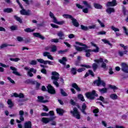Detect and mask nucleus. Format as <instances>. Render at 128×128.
Masks as SVG:
<instances>
[{"mask_svg":"<svg viewBox=\"0 0 128 128\" xmlns=\"http://www.w3.org/2000/svg\"><path fill=\"white\" fill-rule=\"evenodd\" d=\"M75 44H78V46H83V47H80L76 45H74V46L76 48V50H77L78 52H82V50H84V52H86V56L87 58H90V52H93L96 53L100 52V48H98V46H96V44H94L93 42H91L90 44H91V46L96 48V49H94V50L88 49V48H89L90 47L86 46L85 44H84L82 42H76Z\"/></svg>","mask_w":128,"mask_h":128,"instance_id":"nucleus-1","label":"nucleus"},{"mask_svg":"<svg viewBox=\"0 0 128 128\" xmlns=\"http://www.w3.org/2000/svg\"><path fill=\"white\" fill-rule=\"evenodd\" d=\"M52 80H53V84L58 88V86H59V84L58 82V80L60 78V74L56 72H52Z\"/></svg>","mask_w":128,"mask_h":128,"instance_id":"nucleus-2","label":"nucleus"},{"mask_svg":"<svg viewBox=\"0 0 128 128\" xmlns=\"http://www.w3.org/2000/svg\"><path fill=\"white\" fill-rule=\"evenodd\" d=\"M49 16L50 18H52L53 22H54V24H59L60 26H62L66 23V21L64 20L60 22L58 21V20L56 19V16H54V14L52 12H50Z\"/></svg>","mask_w":128,"mask_h":128,"instance_id":"nucleus-3","label":"nucleus"},{"mask_svg":"<svg viewBox=\"0 0 128 128\" xmlns=\"http://www.w3.org/2000/svg\"><path fill=\"white\" fill-rule=\"evenodd\" d=\"M70 114H72V116L77 118V120H80V114L78 108H74L73 110L70 112Z\"/></svg>","mask_w":128,"mask_h":128,"instance_id":"nucleus-4","label":"nucleus"},{"mask_svg":"<svg viewBox=\"0 0 128 128\" xmlns=\"http://www.w3.org/2000/svg\"><path fill=\"white\" fill-rule=\"evenodd\" d=\"M86 96L89 100H94V96H98V94L96 93V90H93L92 92H88L86 94Z\"/></svg>","mask_w":128,"mask_h":128,"instance_id":"nucleus-5","label":"nucleus"},{"mask_svg":"<svg viewBox=\"0 0 128 128\" xmlns=\"http://www.w3.org/2000/svg\"><path fill=\"white\" fill-rule=\"evenodd\" d=\"M37 62H40V64H50V66H54V62L50 60H44V59L42 58H38L36 60Z\"/></svg>","mask_w":128,"mask_h":128,"instance_id":"nucleus-6","label":"nucleus"},{"mask_svg":"<svg viewBox=\"0 0 128 128\" xmlns=\"http://www.w3.org/2000/svg\"><path fill=\"white\" fill-rule=\"evenodd\" d=\"M94 86H106V83L102 80L100 78H98V80L94 82Z\"/></svg>","mask_w":128,"mask_h":128,"instance_id":"nucleus-7","label":"nucleus"},{"mask_svg":"<svg viewBox=\"0 0 128 128\" xmlns=\"http://www.w3.org/2000/svg\"><path fill=\"white\" fill-rule=\"evenodd\" d=\"M94 62H96L97 64H100L102 62V64L101 66L102 68L104 69L106 68V64L104 62V59L100 58L98 60H94Z\"/></svg>","mask_w":128,"mask_h":128,"instance_id":"nucleus-8","label":"nucleus"},{"mask_svg":"<svg viewBox=\"0 0 128 128\" xmlns=\"http://www.w3.org/2000/svg\"><path fill=\"white\" fill-rule=\"evenodd\" d=\"M122 70L124 72L128 74V65L126 63H122L121 64Z\"/></svg>","mask_w":128,"mask_h":128,"instance_id":"nucleus-9","label":"nucleus"},{"mask_svg":"<svg viewBox=\"0 0 128 128\" xmlns=\"http://www.w3.org/2000/svg\"><path fill=\"white\" fill-rule=\"evenodd\" d=\"M47 88L48 92L50 94H56V90H54V88L50 84H48L47 86Z\"/></svg>","mask_w":128,"mask_h":128,"instance_id":"nucleus-10","label":"nucleus"},{"mask_svg":"<svg viewBox=\"0 0 128 128\" xmlns=\"http://www.w3.org/2000/svg\"><path fill=\"white\" fill-rule=\"evenodd\" d=\"M111 29L114 32L116 36H122L121 34L118 32H120V29L118 28H116V26H111Z\"/></svg>","mask_w":128,"mask_h":128,"instance_id":"nucleus-11","label":"nucleus"},{"mask_svg":"<svg viewBox=\"0 0 128 128\" xmlns=\"http://www.w3.org/2000/svg\"><path fill=\"white\" fill-rule=\"evenodd\" d=\"M21 8L22 10L20 11V14L22 16H30V10H26L24 9V7Z\"/></svg>","mask_w":128,"mask_h":128,"instance_id":"nucleus-12","label":"nucleus"},{"mask_svg":"<svg viewBox=\"0 0 128 128\" xmlns=\"http://www.w3.org/2000/svg\"><path fill=\"white\" fill-rule=\"evenodd\" d=\"M32 72H34V74H36V70H35L34 68H31L28 70L27 74L28 76H30V78H32V76H34V74H32Z\"/></svg>","mask_w":128,"mask_h":128,"instance_id":"nucleus-13","label":"nucleus"},{"mask_svg":"<svg viewBox=\"0 0 128 128\" xmlns=\"http://www.w3.org/2000/svg\"><path fill=\"white\" fill-rule=\"evenodd\" d=\"M10 70H13L12 74H15L16 76H22L20 74V72H18V69H16V68L10 66Z\"/></svg>","mask_w":128,"mask_h":128,"instance_id":"nucleus-14","label":"nucleus"},{"mask_svg":"<svg viewBox=\"0 0 128 128\" xmlns=\"http://www.w3.org/2000/svg\"><path fill=\"white\" fill-rule=\"evenodd\" d=\"M118 4L116 0H113L112 2H109L106 4V6H116Z\"/></svg>","mask_w":128,"mask_h":128,"instance_id":"nucleus-15","label":"nucleus"},{"mask_svg":"<svg viewBox=\"0 0 128 128\" xmlns=\"http://www.w3.org/2000/svg\"><path fill=\"white\" fill-rule=\"evenodd\" d=\"M43 56H47L49 60H54V58H52V55H50V53L48 52H44L43 53Z\"/></svg>","mask_w":128,"mask_h":128,"instance_id":"nucleus-16","label":"nucleus"},{"mask_svg":"<svg viewBox=\"0 0 128 128\" xmlns=\"http://www.w3.org/2000/svg\"><path fill=\"white\" fill-rule=\"evenodd\" d=\"M34 36H35V38H40L41 40H44V36H42L40 33L38 32H34L33 33Z\"/></svg>","mask_w":128,"mask_h":128,"instance_id":"nucleus-17","label":"nucleus"},{"mask_svg":"<svg viewBox=\"0 0 128 128\" xmlns=\"http://www.w3.org/2000/svg\"><path fill=\"white\" fill-rule=\"evenodd\" d=\"M51 120H52V118H42L41 120L43 124H48Z\"/></svg>","mask_w":128,"mask_h":128,"instance_id":"nucleus-18","label":"nucleus"},{"mask_svg":"<svg viewBox=\"0 0 128 128\" xmlns=\"http://www.w3.org/2000/svg\"><path fill=\"white\" fill-rule=\"evenodd\" d=\"M57 36H59L60 40H64V34L62 31H60L57 34Z\"/></svg>","mask_w":128,"mask_h":128,"instance_id":"nucleus-19","label":"nucleus"},{"mask_svg":"<svg viewBox=\"0 0 128 128\" xmlns=\"http://www.w3.org/2000/svg\"><path fill=\"white\" fill-rule=\"evenodd\" d=\"M38 102H48V100H44V97L42 96H38Z\"/></svg>","mask_w":128,"mask_h":128,"instance_id":"nucleus-20","label":"nucleus"},{"mask_svg":"<svg viewBox=\"0 0 128 128\" xmlns=\"http://www.w3.org/2000/svg\"><path fill=\"white\" fill-rule=\"evenodd\" d=\"M57 114H59V116H62L64 114V110L58 108L56 110Z\"/></svg>","mask_w":128,"mask_h":128,"instance_id":"nucleus-21","label":"nucleus"},{"mask_svg":"<svg viewBox=\"0 0 128 128\" xmlns=\"http://www.w3.org/2000/svg\"><path fill=\"white\" fill-rule=\"evenodd\" d=\"M24 128H32V122L30 121H28L24 123Z\"/></svg>","mask_w":128,"mask_h":128,"instance_id":"nucleus-22","label":"nucleus"},{"mask_svg":"<svg viewBox=\"0 0 128 128\" xmlns=\"http://www.w3.org/2000/svg\"><path fill=\"white\" fill-rule=\"evenodd\" d=\"M72 23L74 26H76V28H78L80 26V24L78 22V21L76 20V19L73 18L72 20Z\"/></svg>","mask_w":128,"mask_h":128,"instance_id":"nucleus-23","label":"nucleus"},{"mask_svg":"<svg viewBox=\"0 0 128 128\" xmlns=\"http://www.w3.org/2000/svg\"><path fill=\"white\" fill-rule=\"evenodd\" d=\"M24 112L22 110H20L19 112V114L20 116V119L22 122H24Z\"/></svg>","mask_w":128,"mask_h":128,"instance_id":"nucleus-24","label":"nucleus"},{"mask_svg":"<svg viewBox=\"0 0 128 128\" xmlns=\"http://www.w3.org/2000/svg\"><path fill=\"white\" fill-rule=\"evenodd\" d=\"M110 98H111L112 100H118V95H116V94H110Z\"/></svg>","mask_w":128,"mask_h":128,"instance_id":"nucleus-25","label":"nucleus"},{"mask_svg":"<svg viewBox=\"0 0 128 128\" xmlns=\"http://www.w3.org/2000/svg\"><path fill=\"white\" fill-rule=\"evenodd\" d=\"M106 12L108 14H110L112 12H114V8H108L106 10Z\"/></svg>","mask_w":128,"mask_h":128,"instance_id":"nucleus-26","label":"nucleus"},{"mask_svg":"<svg viewBox=\"0 0 128 128\" xmlns=\"http://www.w3.org/2000/svg\"><path fill=\"white\" fill-rule=\"evenodd\" d=\"M13 96H14L15 98H24V94L22 93H20L19 94L16 93H14Z\"/></svg>","mask_w":128,"mask_h":128,"instance_id":"nucleus-27","label":"nucleus"},{"mask_svg":"<svg viewBox=\"0 0 128 128\" xmlns=\"http://www.w3.org/2000/svg\"><path fill=\"white\" fill-rule=\"evenodd\" d=\"M94 6L97 10H100L101 8H102V5L96 3H94Z\"/></svg>","mask_w":128,"mask_h":128,"instance_id":"nucleus-28","label":"nucleus"},{"mask_svg":"<svg viewBox=\"0 0 128 128\" xmlns=\"http://www.w3.org/2000/svg\"><path fill=\"white\" fill-rule=\"evenodd\" d=\"M128 50H124V51L120 50L118 52V54L120 56H124V54H128Z\"/></svg>","mask_w":128,"mask_h":128,"instance_id":"nucleus-29","label":"nucleus"},{"mask_svg":"<svg viewBox=\"0 0 128 128\" xmlns=\"http://www.w3.org/2000/svg\"><path fill=\"white\" fill-rule=\"evenodd\" d=\"M63 18H70L71 20L74 18L72 16V15L68 14H64L62 15Z\"/></svg>","mask_w":128,"mask_h":128,"instance_id":"nucleus-30","label":"nucleus"},{"mask_svg":"<svg viewBox=\"0 0 128 128\" xmlns=\"http://www.w3.org/2000/svg\"><path fill=\"white\" fill-rule=\"evenodd\" d=\"M59 62L62 64H66V57H63L62 60H58Z\"/></svg>","mask_w":128,"mask_h":128,"instance_id":"nucleus-31","label":"nucleus"},{"mask_svg":"<svg viewBox=\"0 0 128 128\" xmlns=\"http://www.w3.org/2000/svg\"><path fill=\"white\" fill-rule=\"evenodd\" d=\"M82 2H83V4H84V6H86L88 8H92V6H90V4H88V2L83 1Z\"/></svg>","mask_w":128,"mask_h":128,"instance_id":"nucleus-32","label":"nucleus"},{"mask_svg":"<svg viewBox=\"0 0 128 128\" xmlns=\"http://www.w3.org/2000/svg\"><path fill=\"white\" fill-rule=\"evenodd\" d=\"M12 12L13 10L12 8H6L4 10V12H7L8 14H10V12Z\"/></svg>","mask_w":128,"mask_h":128,"instance_id":"nucleus-33","label":"nucleus"},{"mask_svg":"<svg viewBox=\"0 0 128 128\" xmlns=\"http://www.w3.org/2000/svg\"><path fill=\"white\" fill-rule=\"evenodd\" d=\"M86 104H83L82 106V112L84 114H86Z\"/></svg>","mask_w":128,"mask_h":128,"instance_id":"nucleus-34","label":"nucleus"},{"mask_svg":"<svg viewBox=\"0 0 128 128\" xmlns=\"http://www.w3.org/2000/svg\"><path fill=\"white\" fill-rule=\"evenodd\" d=\"M72 86L74 88H76L77 90V92H80V88H79L78 86V84H76L74 83L72 84Z\"/></svg>","mask_w":128,"mask_h":128,"instance_id":"nucleus-35","label":"nucleus"},{"mask_svg":"<svg viewBox=\"0 0 128 128\" xmlns=\"http://www.w3.org/2000/svg\"><path fill=\"white\" fill-rule=\"evenodd\" d=\"M98 90L100 94H106V92H108V88H102V89L99 88Z\"/></svg>","mask_w":128,"mask_h":128,"instance_id":"nucleus-36","label":"nucleus"},{"mask_svg":"<svg viewBox=\"0 0 128 128\" xmlns=\"http://www.w3.org/2000/svg\"><path fill=\"white\" fill-rule=\"evenodd\" d=\"M14 18L15 20H16L17 22H19L20 24H22V20H21L20 18L18 16L16 15L14 16Z\"/></svg>","mask_w":128,"mask_h":128,"instance_id":"nucleus-37","label":"nucleus"},{"mask_svg":"<svg viewBox=\"0 0 128 128\" xmlns=\"http://www.w3.org/2000/svg\"><path fill=\"white\" fill-rule=\"evenodd\" d=\"M30 64H31V66H36L38 64V62L36 60H32L29 62Z\"/></svg>","mask_w":128,"mask_h":128,"instance_id":"nucleus-38","label":"nucleus"},{"mask_svg":"<svg viewBox=\"0 0 128 128\" xmlns=\"http://www.w3.org/2000/svg\"><path fill=\"white\" fill-rule=\"evenodd\" d=\"M120 46L124 50H126L128 48V46H124V44H120Z\"/></svg>","mask_w":128,"mask_h":128,"instance_id":"nucleus-39","label":"nucleus"},{"mask_svg":"<svg viewBox=\"0 0 128 128\" xmlns=\"http://www.w3.org/2000/svg\"><path fill=\"white\" fill-rule=\"evenodd\" d=\"M24 32H34V29L27 28L26 29H24Z\"/></svg>","mask_w":128,"mask_h":128,"instance_id":"nucleus-40","label":"nucleus"},{"mask_svg":"<svg viewBox=\"0 0 128 128\" xmlns=\"http://www.w3.org/2000/svg\"><path fill=\"white\" fill-rule=\"evenodd\" d=\"M7 104L10 106V108H12V106H14V103H12L11 100H8L7 102Z\"/></svg>","mask_w":128,"mask_h":128,"instance_id":"nucleus-41","label":"nucleus"},{"mask_svg":"<svg viewBox=\"0 0 128 128\" xmlns=\"http://www.w3.org/2000/svg\"><path fill=\"white\" fill-rule=\"evenodd\" d=\"M122 28L123 29L124 32L126 36H128V30L126 26H122Z\"/></svg>","mask_w":128,"mask_h":128,"instance_id":"nucleus-42","label":"nucleus"},{"mask_svg":"<svg viewBox=\"0 0 128 128\" xmlns=\"http://www.w3.org/2000/svg\"><path fill=\"white\" fill-rule=\"evenodd\" d=\"M80 28L83 30H88V26L81 25Z\"/></svg>","mask_w":128,"mask_h":128,"instance_id":"nucleus-43","label":"nucleus"},{"mask_svg":"<svg viewBox=\"0 0 128 128\" xmlns=\"http://www.w3.org/2000/svg\"><path fill=\"white\" fill-rule=\"evenodd\" d=\"M102 42H103L104 43L107 44H108V46H112V44L108 40H106V39H102Z\"/></svg>","mask_w":128,"mask_h":128,"instance_id":"nucleus-44","label":"nucleus"},{"mask_svg":"<svg viewBox=\"0 0 128 128\" xmlns=\"http://www.w3.org/2000/svg\"><path fill=\"white\" fill-rule=\"evenodd\" d=\"M99 100H101V102H104V104H107L108 103L106 100H104V98L102 96H100L99 98Z\"/></svg>","mask_w":128,"mask_h":128,"instance_id":"nucleus-45","label":"nucleus"},{"mask_svg":"<svg viewBox=\"0 0 128 128\" xmlns=\"http://www.w3.org/2000/svg\"><path fill=\"white\" fill-rule=\"evenodd\" d=\"M78 98L82 102H84V96L82 94H79L78 95Z\"/></svg>","mask_w":128,"mask_h":128,"instance_id":"nucleus-46","label":"nucleus"},{"mask_svg":"<svg viewBox=\"0 0 128 128\" xmlns=\"http://www.w3.org/2000/svg\"><path fill=\"white\" fill-rule=\"evenodd\" d=\"M98 24H100L101 28H105L106 27V25H104V22H100V20H98Z\"/></svg>","mask_w":128,"mask_h":128,"instance_id":"nucleus-47","label":"nucleus"},{"mask_svg":"<svg viewBox=\"0 0 128 128\" xmlns=\"http://www.w3.org/2000/svg\"><path fill=\"white\" fill-rule=\"evenodd\" d=\"M60 92L61 94H62V96H68V94H66L64 91V90H62V88L60 89Z\"/></svg>","mask_w":128,"mask_h":128,"instance_id":"nucleus-48","label":"nucleus"},{"mask_svg":"<svg viewBox=\"0 0 128 128\" xmlns=\"http://www.w3.org/2000/svg\"><path fill=\"white\" fill-rule=\"evenodd\" d=\"M109 88H112V90H113L114 92H116V90H118V88L115 86L110 85L109 86Z\"/></svg>","mask_w":128,"mask_h":128,"instance_id":"nucleus-49","label":"nucleus"},{"mask_svg":"<svg viewBox=\"0 0 128 128\" xmlns=\"http://www.w3.org/2000/svg\"><path fill=\"white\" fill-rule=\"evenodd\" d=\"M51 52H56V46H53L51 47Z\"/></svg>","mask_w":128,"mask_h":128,"instance_id":"nucleus-50","label":"nucleus"},{"mask_svg":"<svg viewBox=\"0 0 128 128\" xmlns=\"http://www.w3.org/2000/svg\"><path fill=\"white\" fill-rule=\"evenodd\" d=\"M16 38L18 42H24V38L22 36H18Z\"/></svg>","mask_w":128,"mask_h":128,"instance_id":"nucleus-51","label":"nucleus"},{"mask_svg":"<svg viewBox=\"0 0 128 128\" xmlns=\"http://www.w3.org/2000/svg\"><path fill=\"white\" fill-rule=\"evenodd\" d=\"M106 34V32L105 31H100V32H98L97 33V34L98 36H100V35Z\"/></svg>","mask_w":128,"mask_h":128,"instance_id":"nucleus-52","label":"nucleus"},{"mask_svg":"<svg viewBox=\"0 0 128 128\" xmlns=\"http://www.w3.org/2000/svg\"><path fill=\"white\" fill-rule=\"evenodd\" d=\"M96 25L93 24V25L88 26V30H92L94 28H96Z\"/></svg>","mask_w":128,"mask_h":128,"instance_id":"nucleus-53","label":"nucleus"},{"mask_svg":"<svg viewBox=\"0 0 128 128\" xmlns=\"http://www.w3.org/2000/svg\"><path fill=\"white\" fill-rule=\"evenodd\" d=\"M71 72L72 74H76V70L75 68H72L71 69Z\"/></svg>","mask_w":128,"mask_h":128,"instance_id":"nucleus-54","label":"nucleus"},{"mask_svg":"<svg viewBox=\"0 0 128 128\" xmlns=\"http://www.w3.org/2000/svg\"><path fill=\"white\" fill-rule=\"evenodd\" d=\"M93 112L94 114H95L94 116H98V114H98V108H96V109H94V110H93Z\"/></svg>","mask_w":128,"mask_h":128,"instance_id":"nucleus-55","label":"nucleus"},{"mask_svg":"<svg viewBox=\"0 0 128 128\" xmlns=\"http://www.w3.org/2000/svg\"><path fill=\"white\" fill-rule=\"evenodd\" d=\"M10 60H11L12 62H18V60H20V58H10Z\"/></svg>","mask_w":128,"mask_h":128,"instance_id":"nucleus-56","label":"nucleus"},{"mask_svg":"<svg viewBox=\"0 0 128 128\" xmlns=\"http://www.w3.org/2000/svg\"><path fill=\"white\" fill-rule=\"evenodd\" d=\"M84 70H86V68H78V70H77V72H84Z\"/></svg>","mask_w":128,"mask_h":128,"instance_id":"nucleus-57","label":"nucleus"},{"mask_svg":"<svg viewBox=\"0 0 128 128\" xmlns=\"http://www.w3.org/2000/svg\"><path fill=\"white\" fill-rule=\"evenodd\" d=\"M68 52V50L66 49L64 50H60L58 52V54H64V52Z\"/></svg>","mask_w":128,"mask_h":128,"instance_id":"nucleus-58","label":"nucleus"},{"mask_svg":"<svg viewBox=\"0 0 128 128\" xmlns=\"http://www.w3.org/2000/svg\"><path fill=\"white\" fill-rule=\"evenodd\" d=\"M60 40L58 38H54L51 40L52 42H58Z\"/></svg>","mask_w":128,"mask_h":128,"instance_id":"nucleus-59","label":"nucleus"},{"mask_svg":"<svg viewBox=\"0 0 128 128\" xmlns=\"http://www.w3.org/2000/svg\"><path fill=\"white\" fill-rule=\"evenodd\" d=\"M51 26L53 28H58V26L56 25L55 24H50Z\"/></svg>","mask_w":128,"mask_h":128,"instance_id":"nucleus-60","label":"nucleus"},{"mask_svg":"<svg viewBox=\"0 0 128 128\" xmlns=\"http://www.w3.org/2000/svg\"><path fill=\"white\" fill-rule=\"evenodd\" d=\"M0 66H2V68H8L9 66H6L5 64H4L2 62H0Z\"/></svg>","mask_w":128,"mask_h":128,"instance_id":"nucleus-61","label":"nucleus"},{"mask_svg":"<svg viewBox=\"0 0 128 128\" xmlns=\"http://www.w3.org/2000/svg\"><path fill=\"white\" fill-rule=\"evenodd\" d=\"M102 126H104L105 128H106L108 126V123H106V121H102Z\"/></svg>","mask_w":128,"mask_h":128,"instance_id":"nucleus-62","label":"nucleus"},{"mask_svg":"<svg viewBox=\"0 0 128 128\" xmlns=\"http://www.w3.org/2000/svg\"><path fill=\"white\" fill-rule=\"evenodd\" d=\"M82 12L84 14H88V8H85L82 9Z\"/></svg>","mask_w":128,"mask_h":128,"instance_id":"nucleus-63","label":"nucleus"},{"mask_svg":"<svg viewBox=\"0 0 128 128\" xmlns=\"http://www.w3.org/2000/svg\"><path fill=\"white\" fill-rule=\"evenodd\" d=\"M6 46H8V44H3L0 46V48H6Z\"/></svg>","mask_w":128,"mask_h":128,"instance_id":"nucleus-64","label":"nucleus"}]
</instances>
